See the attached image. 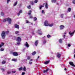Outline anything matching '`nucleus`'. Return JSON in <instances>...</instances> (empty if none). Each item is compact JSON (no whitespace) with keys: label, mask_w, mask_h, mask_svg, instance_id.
<instances>
[{"label":"nucleus","mask_w":75,"mask_h":75,"mask_svg":"<svg viewBox=\"0 0 75 75\" xmlns=\"http://www.w3.org/2000/svg\"><path fill=\"white\" fill-rule=\"evenodd\" d=\"M9 33V31H6L5 32L4 31H3L1 34V36L3 39H4L5 38V37H6V33L8 34Z\"/></svg>","instance_id":"1"},{"label":"nucleus","mask_w":75,"mask_h":75,"mask_svg":"<svg viewBox=\"0 0 75 75\" xmlns=\"http://www.w3.org/2000/svg\"><path fill=\"white\" fill-rule=\"evenodd\" d=\"M21 41V37H17L16 38V41L17 42H18L17 43V45H20V42Z\"/></svg>","instance_id":"2"},{"label":"nucleus","mask_w":75,"mask_h":75,"mask_svg":"<svg viewBox=\"0 0 75 75\" xmlns=\"http://www.w3.org/2000/svg\"><path fill=\"white\" fill-rule=\"evenodd\" d=\"M6 21H8L9 24H11V19L10 18H8L4 19L3 21V22H6Z\"/></svg>","instance_id":"3"},{"label":"nucleus","mask_w":75,"mask_h":75,"mask_svg":"<svg viewBox=\"0 0 75 75\" xmlns=\"http://www.w3.org/2000/svg\"><path fill=\"white\" fill-rule=\"evenodd\" d=\"M44 25H45V26H46V27H47V26H48V25H49V24H48V21H47V20L45 21V22Z\"/></svg>","instance_id":"4"},{"label":"nucleus","mask_w":75,"mask_h":75,"mask_svg":"<svg viewBox=\"0 0 75 75\" xmlns=\"http://www.w3.org/2000/svg\"><path fill=\"white\" fill-rule=\"evenodd\" d=\"M37 33L39 34V35H42V31H41V30H38V31H37Z\"/></svg>","instance_id":"5"},{"label":"nucleus","mask_w":75,"mask_h":75,"mask_svg":"<svg viewBox=\"0 0 75 75\" xmlns=\"http://www.w3.org/2000/svg\"><path fill=\"white\" fill-rule=\"evenodd\" d=\"M69 64L70 65H71L74 67H75V65L74 64V63L72 62H69Z\"/></svg>","instance_id":"6"},{"label":"nucleus","mask_w":75,"mask_h":75,"mask_svg":"<svg viewBox=\"0 0 75 75\" xmlns=\"http://www.w3.org/2000/svg\"><path fill=\"white\" fill-rule=\"evenodd\" d=\"M12 54L14 56H18V53L16 52H13Z\"/></svg>","instance_id":"7"},{"label":"nucleus","mask_w":75,"mask_h":75,"mask_svg":"<svg viewBox=\"0 0 75 75\" xmlns=\"http://www.w3.org/2000/svg\"><path fill=\"white\" fill-rule=\"evenodd\" d=\"M75 31L74 30V32H73V33H71V32L70 31L69 32V34L71 36H72L73 35H74V33H75Z\"/></svg>","instance_id":"8"},{"label":"nucleus","mask_w":75,"mask_h":75,"mask_svg":"<svg viewBox=\"0 0 75 75\" xmlns=\"http://www.w3.org/2000/svg\"><path fill=\"white\" fill-rule=\"evenodd\" d=\"M25 47H26L27 48H28L29 47V46H30L28 44V43L27 42H26V43L25 44Z\"/></svg>","instance_id":"9"},{"label":"nucleus","mask_w":75,"mask_h":75,"mask_svg":"<svg viewBox=\"0 0 75 75\" xmlns=\"http://www.w3.org/2000/svg\"><path fill=\"white\" fill-rule=\"evenodd\" d=\"M65 28V26L64 25H61L60 26V30H62Z\"/></svg>","instance_id":"10"},{"label":"nucleus","mask_w":75,"mask_h":75,"mask_svg":"<svg viewBox=\"0 0 75 75\" xmlns=\"http://www.w3.org/2000/svg\"><path fill=\"white\" fill-rule=\"evenodd\" d=\"M38 40H36L35 43V46H37V45H38Z\"/></svg>","instance_id":"11"},{"label":"nucleus","mask_w":75,"mask_h":75,"mask_svg":"<svg viewBox=\"0 0 75 75\" xmlns=\"http://www.w3.org/2000/svg\"><path fill=\"white\" fill-rule=\"evenodd\" d=\"M15 28H18V29H19V25H17V24H16L15 25Z\"/></svg>","instance_id":"12"},{"label":"nucleus","mask_w":75,"mask_h":75,"mask_svg":"<svg viewBox=\"0 0 75 75\" xmlns=\"http://www.w3.org/2000/svg\"><path fill=\"white\" fill-rule=\"evenodd\" d=\"M44 5H45V4H43V5H41L40 7V9L41 10V8L42 7H44Z\"/></svg>","instance_id":"13"},{"label":"nucleus","mask_w":75,"mask_h":75,"mask_svg":"<svg viewBox=\"0 0 75 75\" xmlns=\"http://www.w3.org/2000/svg\"><path fill=\"white\" fill-rule=\"evenodd\" d=\"M22 10H20L18 13V16H20L21 13H22Z\"/></svg>","instance_id":"14"},{"label":"nucleus","mask_w":75,"mask_h":75,"mask_svg":"<svg viewBox=\"0 0 75 75\" xmlns=\"http://www.w3.org/2000/svg\"><path fill=\"white\" fill-rule=\"evenodd\" d=\"M48 70H49V69L48 68L46 70H44L43 71L44 73H45V72H48Z\"/></svg>","instance_id":"15"},{"label":"nucleus","mask_w":75,"mask_h":75,"mask_svg":"<svg viewBox=\"0 0 75 75\" xmlns=\"http://www.w3.org/2000/svg\"><path fill=\"white\" fill-rule=\"evenodd\" d=\"M57 57H58L59 58H60V57H61V54L58 53L57 54Z\"/></svg>","instance_id":"16"},{"label":"nucleus","mask_w":75,"mask_h":75,"mask_svg":"<svg viewBox=\"0 0 75 75\" xmlns=\"http://www.w3.org/2000/svg\"><path fill=\"white\" fill-rule=\"evenodd\" d=\"M45 7L47 9H48V4L47 3L45 4Z\"/></svg>","instance_id":"17"},{"label":"nucleus","mask_w":75,"mask_h":75,"mask_svg":"<svg viewBox=\"0 0 75 75\" xmlns=\"http://www.w3.org/2000/svg\"><path fill=\"white\" fill-rule=\"evenodd\" d=\"M12 60L13 61H14L15 62H17V59H12Z\"/></svg>","instance_id":"18"},{"label":"nucleus","mask_w":75,"mask_h":75,"mask_svg":"<svg viewBox=\"0 0 75 75\" xmlns=\"http://www.w3.org/2000/svg\"><path fill=\"white\" fill-rule=\"evenodd\" d=\"M23 70L24 71H26V67L25 66H24L23 68Z\"/></svg>","instance_id":"19"},{"label":"nucleus","mask_w":75,"mask_h":75,"mask_svg":"<svg viewBox=\"0 0 75 75\" xmlns=\"http://www.w3.org/2000/svg\"><path fill=\"white\" fill-rule=\"evenodd\" d=\"M53 25H54V23H51L50 24H49L48 26H49V27H52Z\"/></svg>","instance_id":"20"},{"label":"nucleus","mask_w":75,"mask_h":75,"mask_svg":"<svg viewBox=\"0 0 75 75\" xmlns=\"http://www.w3.org/2000/svg\"><path fill=\"white\" fill-rule=\"evenodd\" d=\"M36 54V52L35 51L33 52L32 54L33 55H34Z\"/></svg>","instance_id":"21"},{"label":"nucleus","mask_w":75,"mask_h":75,"mask_svg":"<svg viewBox=\"0 0 75 75\" xmlns=\"http://www.w3.org/2000/svg\"><path fill=\"white\" fill-rule=\"evenodd\" d=\"M49 62H50L49 61H47L45 62L44 64H48V63H49Z\"/></svg>","instance_id":"22"},{"label":"nucleus","mask_w":75,"mask_h":75,"mask_svg":"<svg viewBox=\"0 0 75 75\" xmlns=\"http://www.w3.org/2000/svg\"><path fill=\"white\" fill-rule=\"evenodd\" d=\"M59 42L60 43H62V40L61 39H60L59 40Z\"/></svg>","instance_id":"23"},{"label":"nucleus","mask_w":75,"mask_h":75,"mask_svg":"<svg viewBox=\"0 0 75 75\" xmlns=\"http://www.w3.org/2000/svg\"><path fill=\"white\" fill-rule=\"evenodd\" d=\"M17 3H18V1H16V2H15L14 4H13V6H16V5H17Z\"/></svg>","instance_id":"24"},{"label":"nucleus","mask_w":75,"mask_h":75,"mask_svg":"<svg viewBox=\"0 0 75 75\" xmlns=\"http://www.w3.org/2000/svg\"><path fill=\"white\" fill-rule=\"evenodd\" d=\"M6 61L3 60L2 62V64H4L6 63Z\"/></svg>","instance_id":"25"},{"label":"nucleus","mask_w":75,"mask_h":75,"mask_svg":"<svg viewBox=\"0 0 75 75\" xmlns=\"http://www.w3.org/2000/svg\"><path fill=\"white\" fill-rule=\"evenodd\" d=\"M1 45H0V48H1V47H2V46H3L4 45V43H1Z\"/></svg>","instance_id":"26"},{"label":"nucleus","mask_w":75,"mask_h":75,"mask_svg":"<svg viewBox=\"0 0 75 75\" xmlns=\"http://www.w3.org/2000/svg\"><path fill=\"white\" fill-rule=\"evenodd\" d=\"M56 0H52L51 1L52 3H55L56 2Z\"/></svg>","instance_id":"27"},{"label":"nucleus","mask_w":75,"mask_h":75,"mask_svg":"<svg viewBox=\"0 0 75 75\" xmlns=\"http://www.w3.org/2000/svg\"><path fill=\"white\" fill-rule=\"evenodd\" d=\"M27 8H28V9H30L31 8V6L30 5L28 6H27Z\"/></svg>","instance_id":"28"},{"label":"nucleus","mask_w":75,"mask_h":75,"mask_svg":"<svg viewBox=\"0 0 75 75\" xmlns=\"http://www.w3.org/2000/svg\"><path fill=\"white\" fill-rule=\"evenodd\" d=\"M23 69V67H21L18 69L19 71H21Z\"/></svg>","instance_id":"29"},{"label":"nucleus","mask_w":75,"mask_h":75,"mask_svg":"<svg viewBox=\"0 0 75 75\" xmlns=\"http://www.w3.org/2000/svg\"><path fill=\"white\" fill-rule=\"evenodd\" d=\"M63 17H64V14H61L60 15V17H61V18H63Z\"/></svg>","instance_id":"30"},{"label":"nucleus","mask_w":75,"mask_h":75,"mask_svg":"<svg viewBox=\"0 0 75 75\" xmlns=\"http://www.w3.org/2000/svg\"><path fill=\"white\" fill-rule=\"evenodd\" d=\"M34 21H36V20H37V18L36 17H34Z\"/></svg>","instance_id":"31"},{"label":"nucleus","mask_w":75,"mask_h":75,"mask_svg":"<svg viewBox=\"0 0 75 75\" xmlns=\"http://www.w3.org/2000/svg\"><path fill=\"white\" fill-rule=\"evenodd\" d=\"M1 15L3 16H4V13L3 12H1Z\"/></svg>","instance_id":"32"},{"label":"nucleus","mask_w":75,"mask_h":75,"mask_svg":"<svg viewBox=\"0 0 75 75\" xmlns=\"http://www.w3.org/2000/svg\"><path fill=\"white\" fill-rule=\"evenodd\" d=\"M68 10L69 12H70V11H71V8H68Z\"/></svg>","instance_id":"33"},{"label":"nucleus","mask_w":75,"mask_h":75,"mask_svg":"<svg viewBox=\"0 0 75 75\" xmlns=\"http://www.w3.org/2000/svg\"><path fill=\"white\" fill-rule=\"evenodd\" d=\"M20 33V32L19 31H16L15 32V34H17L18 33Z\"/></svg>","instance_id":"34"},{"label":"nucleus","mask_w":75,"mask_h":75,"mask_svg":"<svg viewBox=\"0 0 75 75\" xmlns=\"http://www.w3.org/2000/svg\"><path fill=\"white\" fill-rule=\"evenodd\" d=\"M31 11H29L28 12L29 15H30V14H31Z\"/></svg>","instance_id":"35"},{"label":"nucleus","mask_w":75,"mask_h":75,"mask_svg":"<svg viewBox=\"0 0 75 75\" xmlns=\"http://www.w3.org/2000/svg\"><path fill=\"white\" fill-rule=\"evenodd\" d=\"M4 50V49L3 48H1L0 50L1 51H3Z\"/></svg>","instance_id":"36"},{"label":"nucleus","mask_w":75,"mask_h":75,"mask_svg":"<svg viewBox=\"0 0 75 75\" xmlns=\"http://www.w3.org/2000/svg\"><path fill=\"white\" fill-rule=\"evenodd\" d=\"M31 59V57L28 56L27 57V59H28V60H29Z\"/></svg>","instance_id":"37"},{"label":"nucleus","mask_w":75,"mask_h":75,"mask_svg":"<svg viewBox=\"0 0 75 75\" xmlns=\"http://www.w3.org/2000/svg\"><path fill=\"white\" fill-rule=\"evenodd\" d=\"M46 42H47V41H46V40H44L43 42V44H45L46 43Z\"/></svg>","instance_id":"38"},{"label":"nucleus","mask_w":75,"mask_h":75,"mask_svg":"<svg viewBox=\"0 0 75 75\" xmlns=\"http://www.w3.org/2000/svg\"><path fill=\"white\" fill-rule=\"evenodd\" d=\"M37 2H38V0H35L34 1V3H37Z\"/></svg>","instance_id":"39"},{"label":"nucleus","mask_w":75,"mask_h":75,"mask_svg":"<svg viewBox=\"0 0 75 75\" xmlns=\"http://www.w3.org/2000/svg\"><path fill=\"white\" fill-rule=\"evenodd\" d=\"M72 3L73 4H75V0H73Z\"/></svg>","instance_id":"40"},{"label":"nucleus","mask_w":75,"mask_h":75,"mask_svg":"<svg viewBox=\"0 0 75 75\" xmlns=\"http://www.w3.org/2000/svg\"><path fill=\"white\" fill-rule=\"evenodd\" d=\"M42 14H45V12H44V10H43L42 11Z\"/></svg>","instance_id":"41"},{"label":"nucleus","mask_w":75,"mask_h":75,"mask_svg":"<svg viewBox=\"0 0 75 75\" xmlns=\"http://www.w3.org/2000/svg\"><path fill=\"white\" fill-rule=\"evenodd\" d=\"M50 37H51V36L50 35H48L47 36V38H50Z\"/></svg>","instance_id":"42"},{"label":"nucleus","mask_w":75,"mask_h":75,"mask_svg":"<svg viewBox=\"0 0 75 75\" xmlns=\"http://www.w3.org/2000/svg\"><path fill=\"white\" fill-rule=\"evenodd\" d=\"M25 75V72H22V75Z\"/></svg>","instance_id":"43"},{"label":"nucleus","mask_w":75,"mask_h":75,"mask_svg":"<svg viewBox=\"0 0 75 75\" xmlns=\"http://www.w3.org/2000/svg\"><path fill=\"white\" fill-rule=\"evenodd\" d=\"M68 46L69 47H71V44H68Z\"/></svg>","instance_id":"44"},{"label":"nucleus","mask_w":75,"mask_h":75,"mask_svg":"<svg viewBox=\"0 0 75 75\" xmlns=\"http://www.w3.org/2000/svg\"><path fill=\"white\" fill-rule=\"evenodd\" d=\"M30 4H32V5L34 4V2H30Z\"/></svg>","instance_id":"45"},{"label":"nucleus","mask_w":75,"mask_h":75,"mask_svg":"<svg viewBox=\"0 0 75 75\" xmlns=\"http://www.w3.org/2000/svg\"><path fill=\"white\" fill-rule=\"evenodd\" d=\"M29 64H30V65H31V64H32V62L30 61L29 62Z\"/></svg>","instance_id":"46"},{"label":"nucleus","mask_w":75,"mask_h":75,"mask_svg":"<svg viewBox=\"0 0 75 75\" xmlns=\"http://www.w3.org/2000/svg\"><path fill=\"white\" fill-rule=\"evenodd\" d=\"M26 23H30L29 22V21H28V20H26Z\"/></svg>","instance_id":"47"},{"label":"nucleus","mask_w":75,"mask_h":75,"mask_svg":"<svg viewBox=\"0 0 75 75\" xmlns=\"http://www.w3.org/2000/svg\"><path fill=\"white\" fill-rule=\"evenodd\" d=\"M8 74H11V71H8Z\"/></svg>","instance_id":"48"},{"label":"nucleus","mask_w":75,"mask_h":75,"mask_svg":"<svg viewBox=\"0 0 75 75\" xmlns=\"http://www.w3.org/2000/svg\"><path fill=\"white\" fill-rule=\"evenodd\" d=\"M9 1H10V0H7V3L8 4V2H9Z\"/></svg>","instance_id":"49"},{"label":"nucleus","mask_w":75,"mask_h":75,"mask_svg":"<svg viewBox=\"0 0 75 75\" xmlns=\"http://www.w3.org/2000/svg\"><path fill=\"white\" fill-rule=\"evenodd\" d=\"M30 18H33V16H30Z\"/></svg>","instance_id":"50"},{"label":"nucleus","mask_w":75,"mask_h":75,"mask_svg":"<svg viewBox=\"0 0 75 75\" xmlns=\"http://www.w3.org/2000/svg\"><path fill=\"white\" fill-rule=\"evenodd\" d=\"M32 33L33 35H34V32H32Z\"/></svg>","instance_id":"51"},{"label":"nucleus","mask_w":75,"mask_h":75,"mask_svg":"<svg viewBox=\"0 0 75 75\" xmlns=\"http://www.w3.org/2000/svg\"><path fill=\"white\" fill-rule=\"evenodd\" d=\"M12 72H13V73H15V72H16V71H12Z\"/></svg>","instance_id":"52"},{"label":"nucleus","mask_w":75,"mask_h":75,"mask_svg":"<svg viewBox=\"0 0 75 75\" xmlns=\"http://www.w3.org/2000/svg\"><path fill=\"white\" fill-rule=\"evenodd\" d=\"M64 38H65V35H63Z\"/></svg>","instance_id":"53"},{"label":"nucleus","mask_w":75,"mask_h":75,"mask_svg":"<svg viewBox=\"0 0 75 75\" xmlns=\"http://www.w3.org/2000/svg\"><path fill=\"white\" fill-rule=\"evenodd\" d=\"M2 71H4V69H2Z\"/></svg>","instance_id":"54"},{"label":"nucleus","mask_w":75,"mask_h":75,"mask_svg":"<svg viewBox=\"0 0 75 75\" xmlns=\"http://www.w3.org/2000/svg\"><path fill=\"white\" fill-rule=\"evenodd\" d=\"M64 70V71H67V69L65 68Z\"/></svg>","instance_id":"55"},{"label":"nucleus","mask_w":75,"mask_h":75,"mask_svg":"<svg viewBox=\"0 0 75 75\" xmlns=\"http://www.w3.org/2000/svg\"><path fill=\"white\" fill-rule=\"evenodd\" d=\"M31 24L32 25H33V23H31Z\"/></svg>","instance_id":"56"},{"label":"nucleus","mask_w":75,"mask_h":75,"mask_svg":"<svg viewBox=\"0 0 75 75\" xmlns=\"http://www.w3.org/2000/svg\"><path fill=\"white\" fill-rule=\"evenodd\" d=\"M74 53H75V49H74Z\"/></svg>","instance_id":"57"},{"label":"nucleus","mask_w":75,"mask_h":75,"mask_svg":"<svg viewBox=\"0 0 75 75\" xmlns=\"http://www.w3.org/2000/svg\"><path fill=\"white\" fill-rule=\"evenodd\" d=\"M74 57L75 58V54L74 55Z\"/></svg>","instance_id":"58"},{"label":"nucleus","mask_w":75,"mask_h":75,"mask_svg":"<svg viewBox=\"0 0 75 75\" xmlns=\"http://www.w3.org/2000/svg\"><path fill=\"white\" fill-rule=\"evenodd\" d=\"M40 57V56H38V59L39 58V57Z\"/></svg>","instance_id":"59"},{"label":"nucleus","mask_w":75,"mask_h":75,"mask_svg":"<svg viewBox=\"0 0 75 75\" xmlns=\"http://www.w3.org/2000/svg\"><path fill=\"white\" fill-rule=\"evenodd\" d=\"M74 18H75V15H74Z\"/></svg>","instance_id":"60"},{"label":"nucleus","mask_w":75,"mask_h":75,"mask_svg":"<svg viewBox=\"0 0 75 75\" xmlns=\"http://www.w3.org/2000/svg\"><path fill=\"white\" fill-rule=\"evenodd\" d=\"M67 34V33H64V34Z\"/></svg>","instance_id":"61"},{"label":"nucleus","mask_w":75,"mask_h":75,"mask_svg":"<svg viewBox=\"0 0 75 75\" xmlns=\"http://www.w3.org/2000/svg\"><path fill=\"white\" fill-rule=\"evenodd\" d=\"M30 61H33V59H31L30 60Z\"/></svg>","instance_id":"62"}]
</instances>
